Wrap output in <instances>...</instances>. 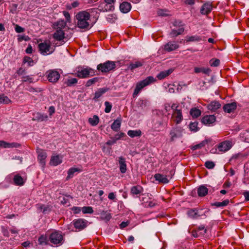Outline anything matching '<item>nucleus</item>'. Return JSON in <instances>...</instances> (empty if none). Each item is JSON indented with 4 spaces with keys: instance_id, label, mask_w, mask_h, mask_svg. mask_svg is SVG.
Returning <instances> with one entry per match:
<instances>
[{
    "instance_id": "nucleus-52",
    "label": "nucleus",
    "mask_w": 249,
    "mask_h": 249,
    "mask_svg": "<svg viewBox=\"0 0 249 249\" xmlns=\"http://www.w3.org/2000/svg\"><path fill=\"white\" fill-rule=\"evenodd\" d=\"M105 106L106 107L105 109V112L106 113L110 112L112 108V105L109 102L106 101L105 102Z\"/></svg>"
},
{
    "instance_id": "nucleus-62",
    "label": "nucleus",
    "mask_w": 249,
    "mask_h": 249,
    "mask_svg": "<svg viewBox=\"0 0 249 249\" xmlns=\"http://www.w3.org/2000/svg\"><path fill=\"white\" fill-rule=\"evenodd\" d=\"M15 31L18 33H20L22 32H23L24 31V29L23 28L21 27V26L16 25L15 27Z\"/></svg>"
},
{
    "instance_id": "nucleus-19",
    "label": "nucleus",
    "mask_w": 249,
    "mask_h": 249,
    "mask_svg": "<svg viewBox=\"0 0 249 249\" xmlns=\"http://www.w3.org/2000/svg\"><path fill=\"white\" fill-rule=\"evenodd\" d=\"M109 90L108 88H102L99 89L94 94V96L93 98V100L95 101H98V99L101 97L104 93L107 92Z\"/></svg>"
},
{
    "instance_id": "nucleus-61",
    "label": "nucleus",
    "mask_w": 249,
    "mask_h": 249,
    "mask_svg": "<svg viewBox=\"0 0 249 249\" xmlns=\"http://www.w3.org/2000/svg\"><path fill=\"white\" fill-rule=\"evenodd\" d=\"M148 101L147 100L140 99L138 102V105L140 107H146L147 106Z\"/></svg>"
},
{
    "instance_id": "nucleus-9",
    "label": "nucleus",
    "mask_w": 249,
    "mask_h": 249,
    "mask_svg": "<svg viewBox=\"0 0 249 249\" xmlns=\"http://www.w3.org/2000/svg\"><path fill=\"white\" fill-rule=\"evenodd\" d=\"M114 9V5H112V4H108L106 2H103L100 3L97 9L93 8L90 9V12L91 13H94L95 12L97 13V11H99L100 12H107L110 11H112Z\"/></svg>"
},
{
    "instance_id": "nucleus-40",
    "label": "nucleus",
    "mask_w": 249,
    "mask_h": 249,
    "mask_svg": "<svg viewBox=\"0 0 249 249\" xmlns=\"http://www.w3.org/2000/svg\"><path fill=\"white\" fill-rule=\"evenodd\" d=\"M111 214L110 213L107 211H102L101 213V217L102 219L105 220L107 221H109L111 218Z\"/></svg>"
},
{
    "instance_id": "nucleus-49",
    "label": "nucleus",
    "mask_w": 249,
    "mask_h": 249,
    "mask_svg": "<svg viewBox=\"0 0 249 249\" xmlns=\"http://www.w3.org/2000/svg\"><path fill=\"white\" fill-rule=\"evenodd\" d=\"M82 211L83 213H93L92 208L89 206L82 207Z\"/></svg>"
},
{
    "instance_id": "nucleus-14",
    "label": "nucleus",
    "mask_w": 249,
    "mask_h": 249,
    "mask_svg": "<svg viewBox=\"0 0 249 249\" xmlns=\"http://www.w3.org/2000/svg\"><path fill=\"white\" fill-rule=\"evenodd\" d=\"M216 118L213 115H206L201 120L202 123L205 125H210L215 122Z\"/></svg>"
},
{
    "instance_id": "nucleus-64",
    "label": "nucleus",
    "mask_w": 249,
    "mask_h": 249,
    "mask_svg": "<svg viewBox=\"0 0 249 249\" xmlns=\"http://www.w3.org/2000/svg\"><path fill=\"white\" fill-rule=\"evenodd\" d=\"M243 195L245 197V200L246 201H249V191H246L243 193Z\"/></svg>"
},
{
    "instance_id": "nucleus-27",
    "label": "nucleus",
    "mask_w": 249,
    "mask_h": 249,
    "mask_svg": "<svg viewBox=\"0 0 249 249\" xmlns=\"http://www.w3.org/2000/svg\"><path fill=\"white\" fill-rule=\"evenodd\" d=\"M221 107V104L218 101H213L208 105V108L212 111H215Z\"/></svg>"
},
{
    "instance_id": "nucleus-6",
    "label": "nucleus",
    "mask_w": 249,
    "mask_h": 249,
    "mask_svg": "<svg viewBox=\"0 0 249 249\" xmlns=\"http://www.w3.org/2000/svg\"><path fill=\"white\" fill-rule=\"evenodd\" d=\"M234 145L232 141H224L216 145V149L221 153H225L230 150Z\"/></svg>"
},
{
    "instance_id": "nucleus-23",
    "label": "nucleus",
    "mask_w": 249,
    "mask_h": 249,
    "mask_svg": "<svg viewBox=\"0 0 249 249\" xmlns=\"http://www.w3.org/2000/svg\"><path fill=\"white\" fill-rule=\"evenodd\" d=\"M131 8V5L128 2H123L120 5V9L121 11L124 13H128Z\"/></svg>"
},
{
    "instance_id": "nucleus-56",
    "label": "nucleus",
    "mask_w": 249,
    "mask_h": 249,
    "mask_svg": "<svg viewBox=\"0 0 249 249\" xmlns=\"http://www.w3.org/2000/svg\"><path fill=\"white\" fill-rule=\"evenodd\" d=\"M97 81H98V78H97V77L89 79L87 82V83L86 84V86L87 87H89V86H91L92 85H93V84L95 83L96 82H97Z\"/></svg>"
},
{
    "instance_id": "nucleus-15",
    "label": "nucleus",
    "mask_w": 249,
    "mask_h": 249,
    "mask_svg": "<svg viewBox=\"0 0 249 249\" xmlns=\"http://www.w3.org/2000/svg\"><path fill=\"white\" fill-rule=\"evenodd\" d=\"M119 169L121 173L124 174L126 172L127 166L125 159L122 156L118 158Z\"/></svg>"
},
{
    "instance_id": "nucleus-16",
    "label": "nucleus",
    "mask_w": 249,
    "mask_h": 249,
    "mask_svg": "<svg viewBox=\"0 0 249 249\" xmlns=\"http://www.w3.org/2000/svg\"><path fill=\"white\" fill-rule=\"evenodd\" d=\"M37 211L38 212H42L43 214H47L51 211V207L50 205H45L42 204L36 205Z\"/></svg>"
},
{
    "instance_id": "nucleus-32",
    "label": "nucleus",
    "mask_w": 249,
    "mask_h": 249,
    "mask_svg": "<svg viewBox=\"0 0 249 249\" xmlns=\"http://www.w3.org/2000/svg\"><path fill=\"white\" fill-rule=\"evenodd\" d=\"M173 72L172 69H169L166 71H162L160 72L157 75V77L159 79L161 80L164 79Z\"/></svg>"
},
{
    "instance_id": "nucleus-21",
    "label": "nucleus",
    "mask_w": 249,
    "mask_h": 249,
    "mask_svg": "<svg viewBox=\"0 0 249 249\" xmlns=\"http://www.w3.org/2000/svg\"><path fill=\"white\" fill-rule=\"evenodd\" d=\"M154 178L155 179L160 183H167L169 182L167 176L160 174H156L154 175Z\"/></svg>"
},
{
    "instance_id": "nucleus-5",
    "label": "nucleus",
    "mask_w": 249,
    "mask_h": 249,
    "mask_svg": "<svg viewBox=\"0 0 249 249\" xmlns=\"http://www.w3.org/2000/svg\"><path fill=\"white\" fill-rule=\"evenodd\" d=\"M115 68V62L108 60L104 63H100L98 65L97 69L102 72H108L113 70Z\"/></svg>"
},
{
    "instance_id": "nucleus-38",
    "label": "nucleus",
    "mask_w": 249,
    "mask_h": 249,
    "mask_svg": "<svg viewBox=\"0 0 249 249\" xmlns=\"http://www.w3.org/2000/svg\"><path fill=\"white\" fill-rule=\"evenodd\" d=\"M89 122L92 126L97 125L99 122V117L97 115H94L92 118L89 119Z\"/></svg>"
},
{
    "instance_id": "nucleus-18",
    "label": "nucleus",
    "mask_w": 249,
    "mask_h": 249,
    "mask_svg": "<svg viewBox=\"0 0 249 249\" xmlns=\"http://www.w3.org/2000/svg\"><path fill=\"white\" fill-rule=\"evenodd\" d=\"M213 9V5L211 2H206L201 7L200 12L203 15H207L210 13Z\"/></svg>"
},
{
    "instance_id": "nucleus-51",
    "label": "nucleus",
    "mask_w": 249,
    "mask_h": 249,
    "mask_svg": "<svg viewBox=\"0 0 249 249\" xmlns=\"http://www.w3.org/2000/svg\"><path fill=\"white\" fill-rule=\"evenodd\" d=\"M23 62L24 63H27L29 66H33L34 62L33 59L29 56H25L23 59Z\"/></svg>"
},
{
    "instance_id": "nucleus-47",
    "label": "nucleus",
    "mask_w": 249,
    "mask_h": 249,
    "mask_svg": "<svg viewBox=\"0 0 249 249\" xmlns=\"http://www.w3.org/2000/svg\"><path fill=\"white\" fill-rule=\"evenodd\" d=\"M10 99L4 94L0 95V103L8 104L11 103Z\"/></svg>"
},
{
    "instance_id": "nucleus-36",
    "label": "nucleus",
    "mask_w": 249,
    "mask_h": 249,
    "mask_svg": "<svg viewBox=\"0 0 249 249\" xmlns=\"http://www.w3.org/2000/svg\"><path fill=\"white\" fill-rule=\"evenodd\" d=\"M127 134L131 138L140 137L142 135V131L140 130H130L127 132Z\"/></svg>"
},
{
    "instance_id": "nucleus-59",
    "label": "nucleus",
    "mask_w": 249,
    "mask_h": 249,
    "mask_svg": "<svg viewBox=\"0 0 249 249\" xmlns=\"http://www.w3.org/2000/svg\"><path fill=\"white\" fill-rule=\"evenodd\" d=\"M205 166L208 169H213L215 166L213 162L211 161H207L205 163Z\"/></svg>"
},
{
    "instance_id": "nucleus-28",
    "label": "nucleus",
    "mask_w": 249,
    "mask_h": 249,
    "mask_svg": "<svg viewBox=\"0 0 249 249\" xmlns=\"http://www.w3.org/2000/svg\"><path fill=\"white\" fill-rule=\"evenodd\" d=\"M142 188L140 185L133 186L130 190L131 194L133 196L138 195L142 192Z\"/></svg>"
},
{
    "instance_id": "nucleus-22",
    "label": "nucleus",
    "mask_w": 249,
    "mask_h": 249,
    "mask_svg": "<svg viewBox=\"0 0 249 249\" xmlns=\"http://www.w3.org/2000/svg\"><path fill=\"white\" fill-rule=\"evenodd\" d=\"M20 146L19 143L16 142L9 143L4 141H0V147L2 148H13L18 147Z\"/></svg>"
},
{
    "instance_id": "nucleus-44",
    "label": "nucleus",
    "mask_w": 249,
    "mask_h": 249,
    "mask_svg": "<svg viewBox=\"0 0 249 249\" xmlns=\"http://www.w3.org/2000/svg\"><path fill=\"white\" fill-rule=\"evenodd\" d=\"M198 122H191L189 124L190 129L194 132H196L198 130L199 128L198 127Z\"/></svg>"
},
{
    "instance_id": "nucleus-13",
    "label": "nucleus",
    "mask_w": 249,
    "mask_h": 249,
    "mask_svg": "<svg viewBox=\"0 0 249 249\" xmlns=\"http://www.w3.org/2000/svg\"><path fill=\"white\" fill-rule=\"evenodd\" d=\"M172 118L174 121L177 124L180 123L183 120V116L181 109H176L173 111Z\"/></svg>"
},
{
    "instance_id": "nucleus-17",
    "label": "nucleus",
    "mask_w": 249,
    "mask_h": 249,
    "mask_svg": "<svg viewBox=\"0 0 249 249\" xmlns=\"http://www.w3.org/2000/svg\"><path fill=\"white\" fill-rule=\"evenodd\" d=\"M38 157L37 159L39 163L42 166H44L45 164V159L47 157V154L44 150L39 149L37 150Z\"/></svg>"
},
{
    "instance_id": "nucleus-26",
    "label": "nucleus",
    "mask_w": 249,
    "mask_h": 249,
    "mask_svg": "<svg viewBox=\"0 0 249 249\" xmlns=\"http://www.w3.org/2000/svg\"><path fill=\"white\" fill-rule=\"evenodd\" d=\"M122 119L121 118H118L112 124L111 127L112 130L115 131H118L121 126Z\"/></svg>"
},
{
    "instance_id": "nucleus-4",
    "label": "nucleus",
    "mask_w": 249,
    "mask_h": 249,
    "mask_svg": "<svg viewBox=\"0 0 249 249\" xmlns=\"http://www.w3.org/2000/svg\"><path fill=\"white\" fill-rule=\"evenodd\" d=\"M156 81L153 76H148L145 79L138 82L133 94V97H135L140 93L141 90L145 87L150 85Z\"/></svg>"
},
{
    "instance_id": "nucleus-12",
    "label": "nucleus",
    "mask_w": 249,
    "mask_h": 249,
    "mask_svg": "<svg viewBox=\"0 0 249 249\" xmlns=\"http://www.w3.org/2000/svg\"><path fill=\"white\" fill-rule=\"evenodd\" d=\"M74 227L78 231H81L87 226L88 221L82 218L74 220L72 222Z\"/></svg>"
},
{
    "instance_id": "nucleus-25",
    "label": "nucleus",
    "mask_w": 249,
    "mask_h": 249,
    "mask_svg": "<svg viewBox=\"0 0 249 249\" xmlns=\"http://www.w3.org/2000/svg\"><path fill=\"white\" fill-rule=\"evenodd\" d=\"M62 161L61 158L59 156H53L51 157L50 164L51 165L57 166L60 164Z\"/></svg>"
},
{
    "instance_id": "nucleus-29",
    "label": "nucleus",
    "mask_w": 249,
    "mask_h": 249,
    "mask_svg": "<svg viewBox=\"0 0 249 249\" xmlns=\"http://www.w3.org/2000/svg\"><path fill=\"white\" fill-rule=\"evenodd\" d=\"M81 171V169L78 168L71 167L70 168L68 171V176L66 178V179L69 180V179L72 178L75 172H80Z\"/></svg>"
},
{
    "instance_id": "nucleus-20",
    "label": "nucleus",
    "mask_w": 249,
    "mask_h": 249,
    "mask_svg": "<svg viewBox=\"0 0 249 249\" xmlns=\"http://www.w3.org/2000/svg\"><path fill=\"white\" fill-rule=\"evenodd\" d=\"M237 107L236 103L227 104L224 106L223 110L225 112L230 113L233 112Z\"/></svg>"
},
{
    "instance_id": "nucleus-35",
    "label": "nucleus",
    "mask_w": 249,
    "mask_h": 249,
    "mask_svg": "<svg viewBox=\"0 0 249 249\" xmlns=\"http://www.w3.org/2000/svg\"><path fill=\"white\" fill-rule=\"evenodd\" d=\"M194 71L196 73H199V72H202L205 74H209L210 72L211 71V70L210 68H198V67H196L194 69Z\"/></svg>"
},
{
    "instance_id": "nucleus-58",
    "label": "nucleus",
    "mask_w": 249,
    "mask_h": 249,
    "mask_svg": "<svg viewBox=\"0 0 249 249\" xmlns=\"http://www.w3.org/2000/svg\"><path fill=\"white\" fill-rule=\"evenodd\" d=\"M22 81L23 82H29V83H32L33 80V78L32 77H31L30 76H23L22 77Z\"/></svg>"
},
{
    "instance_id": "nucleus-10",
    "label": "nucleus",
    "mask_w": 249,
    "mask_h": 249,
    "mask_svg": "<svg viewBox=\"0 0 249 249\" xmlns=\"http://www.w3.org/2000/svg\"><path fill=\"white\" fill-rule=\"evenodd\" d=\"M183 131V129L180 127L173 128L170 132V141L173 142L177 139L182 137Z\"/></svg>"
},
{
    "instance_id": "nucleus-30",
    "label": "nucleus",
    "mask_w": 249,
    "mask_h": 249,
    "mask_svg": "<svg viewBox=\"0 0 249 249\" xmlns=\"http://www.w3.org/2000/svg\"><path fill=\"white\" fill-rule=\"evenodd\" d=\"M13 181L15 184L18 186H22L24 183L23 178L18 175L14 176L13 178Z\"/></svg>"
},
{
    "instance_id": "nucleus-57",
    "label": "nucleus",
    "mask_w": 249,
    "mask_h": 249,
    "mask_svg": "<svg viewBox=\"0 0 249 249\" xmlns=\"http://www.w3.org/2000/svg\"><path fill=\"white\" fill-rule=\"evenodd\" d=\"M157 205V203L156 201H149L146 203V204L144 205L145 207H154Z\"/></svg>"
},
{
    "instance_id": "nucleus-50",
    "label": "nucleus",
    "mask_w": 249,
    "mask_h": 249,
    "mask_svg": "<svg viewBox=\"0 0 249 249\" xmlns=\"http://www.w3.org/2000/svg\"><path fill=\"white\" fill-rule=\"evenodd\" d=\"M243 158V155L242 153H239L232 155L230 159V161H232L233 160H241Z\"/></svg>"
},
{
    "instance_id": "nucleus-39",
    "label": "nucleus",
    "mask_w": 249,
    "mask_h": 249,
    "mask_svg": "<svg viewBox=\"0 0 249 249\" xmlns=\"http://www.w3.org/2000/svg\"><path fill=\"white\" fill-rule=\"evenodd\" d=\"M187 213L189 217L193 219H197V209H189Z\"/></svg>"
},
{
    "instance_id": "nucleus-41",
    "label": "nucleus",
    "mask_w": 249,
    "mask_h": 249,
    "mask_svg": "<svg viewBox=\"0 0 249 249\" xmlns=\"http://www.w3.org/2000/svg\"><path fill=\"white\" fill-rule=\"evenodd\" d=\"M229 203V199H225L222 202H215L212 204L213 206L216 207H223L227 206Z\"/></svg>"
},
{
    "instance_id": "nucleus-42",
    "label": "nucleus",
    "mask_w": 249,
    "mask_h": 249,
    "mask_svg": "<svg viewBox=\"0 0 249 249\" xmlns=\"http://www.w3.org/2000/svg\"><path fill=\"white\" fill-rule=\"evenodd\" d=\"M48 240L47 239V236L45 235H41L38 239L39 244L41 245H46L47 244Z\"/></svg>"
},
{
    "instance_id": "nucleus-33",
    "label": "nucleus",
    "mask_w": 249,
    "mask_h": 249,
    "mask_svg": "<svg viewBox=\"0 0 249 249\" xmlns=\"http://www.w3.org/2000/svg\"><path fill=\"white\" fill-rule=\"evenodd\" d=\"M202 40V37L197 35L187 36V42H199Z\"/></svg>"
},
{
    "instance_id": "nucleus-31",
    "label": "nucleus",
    "mask_w": 249,
    "mask_h": 249,
    "mask_svg": "<svg viewBox=\"0 0 249 249\" xmlns=\"http://www.w3.org/2000/svg\"><path fill=\"white\" fill-rule=\"evenodd\" d=\"M208 193V189L204 185L200 186L197 189V194L199 196H204Z\"/></svg>"
},
{
    "instance_id": "nucleus-46",
    "label": "nucleus",
    "mask_w": 249,
    "mask_h": 249,
    "mask_svg": "<svg viewBox=\"0 0 249 249\" xmlns=\"http://www.w3.org/2000/svg\"><path fill=\"white\" fill-rule=\"evenodd\" d=\"M207 143V141H202L200 143L193 146L191 149L193 150H197L205 146Z\"/></svg>"
},
{
    "instance_id": "nucleus-8",
    "label": "nucleus",
    "mask_w": 249,
    "mask_h": 249,
    "mask_svg": "<svg viewBox=\"0 0 249 249\" xmlns=\"http://www.w3.org/2000/svg\"><path fill=\"white\" fill-rule=\"evenodd\" d=\"M38 49L40 53L44 55L50 54L53 53L54 51L51 48V43L49 41H45L39 43Z\"/></svg>"
},
{
    "instance_id": "nucleus-54",
    "label": "nucleus",
    "mask_w": 249,
    "mask_h": 249,
    "mask_svg": "<svg viewBox=\"0 0 249 249\" xmlns=\"http://www.w3.org/2000/svg\"><path fill=\"white\" fill-rule=\"evenodd\" d=\"M37 119L39 121H43L45 120H47L48 119V116L46 114H42L41 113L37 114Z\"/></svg>"
},
{
    "instance_id": "nucleus-3",
    "label": "nucleus",
    "mask_w": 249,
    "mask_h": 249,
    "mask_svg": "<svg viewBox=\"0 0 249 249\" xmlns=\"http://www.w3.org/2000/svg\"><path fill=\"white\" fill-rule=\"evenodd\" d=\"M48 241L56 247L62 245L64 242V237L61 231H54L48 236Z\"/></svg>"
},
{
    "instance_id": "nucleus-45",
    "label": "nucleus",
    "mask_w": 249,
    "mask_h": 249,
    "mask_svg": "<svg viewBox=\"0 0 249 249\" xmlns=\"http://www.w3.org/2000/svg\"><path fill=\"white\" fill-rule=\"evenodd\" d=\"M142 65V63L140 61H136L134 63H131L128 68L131 70H133L134 69L141 67Z\"/></svg>"
},
{
    "instance_id": "nucleus-48",
    "label": "nucleus",
    "mask_w": 249,
    "mask_h": 249,
    "mask_svg": "<svg viewBox=\"0 0 249 249\" xmlns=\"http://www.w3.org/2000/svg\"><path fill=\"white\" fill-rule=\"evenodd\" d=\"M209 212V211L206 210L204 212H203V210H198L197 209V219L200 217H203V218L206 217V213Z\"/></svg>"
},
{
    "instance_id": "nucleus-34",
    "label": "nucleus",
    "mask_w": 249,
    "mask_h": 249,
    "mask_svg": "<svg viewBox=\"0 0 249 249\" xmlns=\"http://www.w3.org/2000/svg\"><path fill=\"white\" fill-rule=\"evenodd\" d=\"M184 31V27H181L180 29H173L170 35L172 37H175L177 36L178 35L182 34Z\"/></svg>"
},
{
    "instance_id": "nucleus-60",
    "label": "nucleus",
    "mask_w": 249,
    "mask_h": 249,
    "mask_svg": "<svg viewBox=\"0 0 249 249\" xmlns=\"http://www.w3.org/2000/svg\"><path fill=\"white\" fill-rule=\"evenodd\" d=\"M1 232L3 236L8 237L9 236V233L8 229L4 226L1 227Z\"/></svg>"
},
{
    "instance_id": "nucleus-1",
    "label": "nucleus",
    "mask_w": 249,
    "mask_h": 249,
    "mask_svg": "<svg viewBox=\"0 0 249 249\" xmlns=\"http://www.w3.org/2000/svg\"><path fill=\"white\" fill-rule=\"evenodd\" d=\"M75 24L82 29L87 30L89 26L90 14L86 11L79 12L75 16Z\"/></svg>"
},
{
    "instance_id": "nucleus-37",
    "label": "nucleus",
    "mask_w": 249,
    "mask_h": 249,
    "mask_svg": "<svg viewBox=\"0 0 249 249\" xmlns=\"http://www.w3.org/2000/svg\"><path fill=\"white\" fill-rule=\"evenodd\" d=\"M190 113L193 118H197L200 116L201 111L199 109L193 108L191 109Z\"/></svg>"
},
{
    "instance_id": "nucleus-63",
    "label": "nucleus",
    "mask_w": 249,
    "mask_h": 249,
    "mask_svg": "<svg viewBox=\"0 0 249 249\" xmlns=\"http://www.w3.org/2000/svg\"><path fill=\"white\" fill-rule=\"evenodd\" d=\"M63 15L66 18L67 21L69 22L71 20V16L69 13L67 11H64L63 12Z\"/></svg>"
},
{
    "instance_id": "nucleus-43",
    "label": "nucleus",
    "mask_w": 249,
    "mask_h": 249,
    "mask_svg": "<svg viewBox=\"0 0 249 249\" xmlns=\"http://www.w3.org/2000/svg\"><path fill=\"white\" fill-rule=\"evenodd\" d=\"M77 79L75 78H69L65 82L67 86L71 87L77 83Z\"/></svg>"
},
{
    "instance_id": "nucleus-11",
    "label": "nucleus",
    "mask_w": 249,
    "mask_h": 249,
    "mask_svg": "<svg viewBox=\"0 0 249 249\" xmlns=\"http://www.w3.org/2000/svg\"><path fill=\"white\" fill-rule=\"evenodd\" d=\"M46 73L47 79L52 83H56L60 77L58 71L55 70H50L46 72Z\"/></svg>"
},
{
    "instance_id": "nucleus-7",
    "label": "nucleus",
    "mask_w": 249,
    "mask_h": 249,
    "mask_svg": "<svg viewBox=\"0 0 249 249\" xmlns=\"http://www.w3.org/2000/svg\"><path fill=\"white\" fill-rule=\"evenodd\" d=\"M95 72L90 68H79L76 70V76L80 78H85L89 76H93Z\"/></svg>"
},
{
    "instance_id": "nucleus-24",
    "label": "nucleus",
    "mask_w": 249,
    "mask_h": 249,
    "mask_svg": "<svg viewBox=\"0 0 249 249\" xmlns=\"http://www.w3.org/2000/svg\"><path fill=\"white\" fill-rule=\"evenodd\" d=\"M178 45L175 42H170L164 46V49L168 52L173 51L178 48Z\"/></svg>"
},
{
    "instance_id": "nucleus-2",
    "label": "nucleus",
    "mask_w": 249,
    "mask_h": 249,
    "mask_svg": "<svg viewBox=\"0 0 249 249\" xmlns=\"http://www.w3.org/2000/svg\"><path fill=\"white\" fill-rule=\"evenodd\" d=\"M66 23L64 20H60L54 24L56 30L53 35V37L57 41H61L65 38V32L63 29L65 27Z\"/></svg>"
},
{
    "instance_id": "nucleus-55",
    "label": "nucleus",
    "mask_w": 249,
    "mask_h": 249,
    "mask_svg": "<svg viewBox=\"0 0 249 249\" xmlns=\"http://www.w3.org/2000/svg\"><path fill=\"white\" fill-rule=\"evenodd\" d=\"M173 24L174 27L178 28V29H180L181 27H184V25L180 20H175L173 23Z\"/></svg>"
},
{
    "instance_id": "nucleus-53",
    "label": "nucleus",
    "mask_w": 249,
    "mask_h": 249,
    "mask_svg": "<svg viewBox=\"0 0 249 249\" xmlns=\"http://www.w3.org/2000/svg\"><path fill=\"white\" fill-rule=\"evenodd\" d=\"M220 64V61L218 59H212L210 61V64L212 67H217Z\"/></svg>"
}]
</instances>
